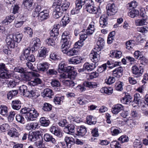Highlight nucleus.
I'll list each match as a JSON object with an SVG mask.
<instances>
[{
	"label": "nucleus",
	"instance_id": "obj_1",
	"mask_svg": "<svg viewBox=\"0 0 148 148\" xmlns=\"http://www.w3.org/2000/svg\"><path fill=\"white\" fill-rule=\"evenodd\" d=\"M102 38L99 37L97 42V46L91 51L89 55L91 61L96 63L100 60V54L101 53Z\"/></svg>",
	"mask_w": 148,
	"mask_h": 148
},
{
	"label": "nucleus",
	"instance_id": "obj_2",
	"mask_svg": "<svg viewBox=\"0 0 148 148\" xmlns=\"http://www.w3.org/2000/svg\"><path fill=\"white\" fill-rule=\"evenodd\" d=\"M70 3L66 2L64 3L59 5L56 3L53 4L52 7L54 9L53 14V17L57 19L61 17L64 11H66L69 8Z\"/></svg>",
	"mask_w": 148,
	"mask_h": 148
},
{
	"label": "nucleus",
	"instance_id": "obj_3",
	"mask_svg": "<svg viewBox=\"0 0 148 148\" xmlns=\"http://www.w3.org/2000/svg\"><path fill=\"white\" fill-rule=\"evenodd\" d=\"M20 112L22 114H25V118L28 121L34 120V118L39 115L38 113L33 108L25 107L21 110Z\"/></svg>",
	"mask_w": 148,
	"mask_h": 148
},
{
	"label": "nucleus",
	"instance_id": "obj_4",
	"mask_svg": "<svg viewBox=\"0 0 148 148\" xmlns=\"http://www.w3.org/2000/svg\"><path fill=\"white\" fill-rule=\"evenodd\" d=\"M70 35L68 31L64 32L62 35L61 42L62 43L61 46V51L63 53H66L67 49L69 48L71 44Z\"/></svg>",
	"mask_w": 148,
	"mask_h": 148
},
{
	"label": "nucleus",
	"instance_id": "obj_5",
	"mask_svg": "<svg viewBox=\"0 0 148 148\" xmlns=\"http://www.w3.org/2000/svg\"><path fill=\"white\" fill-rule=\"evenodd\" d=\"M82 1V0H81ZM82 6L85 5L86 11L90 13L95 14L97 8L94 6V3L91 0H83Z\"/></svg>",
	"mask_w": 148,
	"mask_h": 148
},
{
	"label": "nucleus",
	"instance_id": "obj_6",
	"mask_svg": "<svg viewBox=\"0 0 148 148\" xmlns=\"http://www.w3.org/2000/svg\"><path fill=\"white\" fill-rule=\"evenodd\" d=\"M7 69L5 64L2 63H0V77L4 79H8L11 77V75L7 73Z\"/></svg>",
	"mask_w": 148,
	"mask_h": 148
},
{
	"label": "nucleus",
	"instance_id": "obj_7",
	"mask_svg": "<svg viewBox=\"0 0 148 148\" xmlns=\"http://www.w3.org/2000/svg\"><path fill=\"white\" fill-rule=\"evenodd\" d=\"M40 45V41L39 38H35L32 39L31 43V49L32 52L38 50Z\"/></svg>",
	"mask_w": 148,
	"mask_h": 148
},
{
	"label": "nucleus",
	"instance_id": "obj_8",
	"mask_svg": "<svg viewBox=\"0 0 148 148\" xmlns=\"http://www.w3.org/2000/svg\"><path fill=\"white\" fill-rule=\"evenodd\" d=\"M107 10V14L108 16L113 15L115 14L117 11V8L113 3H108L106 6Z\"/></svg>",
	"mask_w": 148,
	"mask_h": 148
},
{
	"label": "nucleus",
	"instance_id": "obj_9",
	"mask_svg": "<svg viewBox=\"0 0 148 148\" xmlns=\"http://www.w3.org/2000/svg\"><path fill=\"white\" fill-rule=\"evenodd\" d=\"M5 41L8 45L10 48H14L17 46L12 34L8 35L6 37Z\"/></svg>",
	"mask_w": 148,
	"mask_h": 148
},
{
	"label": "nucleus",
	"instance_id": "obj_10",
	"mask_svg": "<svg viewBox=\"0 0 148 148\" xmlns=\"http://www.w3.org/2000/svg\"><path fill=\"white\" fill-rule=\"evenodd\" d=\"M132 72L134 77H138L141 76L143 72V70L136 65L133 66L132 68Z\"/></svg>",
	"mask_w": 148,
	"mask_h": 148
},
{
	"label": "nucleus",
	"instance_id": "obj_11",
	"mask_svg": "<svg viewBox=\"0 0 148 148\" xmlns=\"http://www.w3.org/2000/svg\"><path fill=\"white\" fill-rule=\"evenodd\" d=\"M57 33L53 34V33H50V37L47 39L46 40V43L48 45L54 46L55 45V40L57 38Z\"/></svg>",
	"mask_w": 148,
	"mask_h": 148
},
{
	"label": "nucleus",
	"instance_id": "obj_12",
	"mask_svg": "<svg viewBox=\"0 0 148 148\" xmlns=\"http://www.w3.org/2000/svg\"><path fill=\"white\" fill-rule=\"evenodd\" d=\"M83 0H77L75 1L76 7L73 9L71 11V13L72 14H78L80 10L82 7V4Z\"/></svg>",
	"mask_w": 148,
	"mask_h": 148
},
{
	"label": "nucleus",
	"instance_id": "obj_13",
	"mask_svg": "<svg viewBox=\"0 0 148 148\" xmlns=\"http://www.w3.org/2000/svg\"><path fill=\"white\" fill-rule=\"evenodd\" d=\"M36 16H38V18L41 21L47 19L49 17V12L47 10H43L40 13L36 14Z\"/></svg>",
	"mask_w": 148,
	"mask_h": 148
},
{
	"label": "nucleus",
	"instance_id": "obj_14",
	"mask_svg": "<svg viewBox=\"0 0 148 148\" xmlns=\"http://www.w3.org/2000/svg\"><path fill=\"white\" fill-rule=\"evenodd\" d=\"M44 139L46 142H50L53 145H56L57 143V140L53 138L51 134L46 133L43 136Z\"/></svg>",
	"mask_w": 148,
	"mask_h": 148
},
{
	"label": "nucleus",
	"instance_id": "obj_15",
	"mask_svg": "<svg viewBox=\"0 0 148 148\" xmlns=\"http://www.w3.org/2000/svg\"><path fill=\"white\" fill-rule=\"evenodd\" d=\"M22 75V77L23 79L26 81H29L31 78V75H33L36 77L38 76L39 74L37 73H35L33 72H27L25 71L23 73Z\"/></svg>",
	"mask_w": 148,
	"mask_h": 148
},
{
	"label": "nucleus",
	"instance_id": "obj_16",
	"mask_svg": "<svg viewBox=\"0 0 148 148\" xmlns=\"http://www.w3.org/2000/svg\"><path fill=\"white\" fill-rule=\"evenodd\" d=\"M50 131L55 135L59 137H61L62 136V133L61 130L55 126H52L50 128Z\"/></svg>",
	"mask_w": 148,
	"mask_h": 148
},
{
	"label": "nucleus",
	"instance_id": "obj_17",
	"mask_svg": "<svg viewBox=\"0 0 148 148\" xmlns=\"http://www.w3.org/2000/svg\"><path fill=\"white\" fill-rule=\"evenodd\" d=\"M123 71V69L121 66L117 67L112 71L113 76L117 78H119L122 76Z\"/></svg>",
	"mask_w": 148,
	"mask_h": 148
},
{
	"label": "nucleus",
	"instance_id": "obj_18",
	"mask_svg": "<svg viewBox=\"0 0 148 148\" xmlns=\"http://www.w3.org/2000/svg\"><path fill=\"white\" fill-rule=\"evenodd\" d=\"M124 109V106L121 104L118 103L113 106L112 109V112L113 114H116Z\"/></svg>",
	"mask_w": 148,
	"mask_h": 148
},
{
	"label": "nucleus",
	"instance_id": "obj_19",
	"mask_svg": "<svg viewBox=\"0 0 148 148\" xmlns=\"http://www.w3.org/2000/svg\"><path fill=\"white\" fill-rule=\"evenodd\" d=\"M50 64L47 62L38 64L37 68L38 69L43 72L47 71L50 66Z\"/></svg>",
	"mask_w": 148,
	"mask_h": 148
},
{
	"label": "nucleus",
	"instance_id": "obj_20",
	"mask_svg": "<svg viewBox=\"0 0 148 148\" xmlns=\"http://www.w3.org/2000/svg\"><path fill=\"white\" fill-rule=\"evenodd\" d=\"M120 101L123 104H129L132 101V97L128 93H126L124 97L121 98Z\"/></svg>",
	"mask_w": 148,
	"mask_h": 148
},
{
	"label": "nucleus",
	"instance_id": "obj_21",
	"mask_svg": "<svg viewBox=\"0 0 148 148\" xmlns=\"http://www.w3.org/2000/svg\"><path fill=\"white\" fill-rule=\"evenodd\" d=\"M76 135L83 136L87 132L86 127L84 125H81L77 127Z\"/></svg>",
	"mask_w": 148,
	"mask_h": 148
},
{
	"label": "nucleus",
	"instance_id": "obj_22",
	"mask_svg": "<svg viewBox=\"0 0 148 148\" xmlns=\"http://www.w3.org/2000/svg\"><path fill=\"white\" fill-rule=\"evenodd\" d=\"M64 141L68 148H71L72 146L75 144V139L72 137L66 136L64 138Z\"/></svg>",
	"mask_w": 148,
	"mask_h": 148
},
{
	"label": "nucleus",
	"instance_id": "obj_23",
	"mask_svg": "<svg viewBox=\"0 0 148 148\" xmlns=\"http://www.w3.org/2000/svg\"><path fill=\"white\" fill-rule=\"evenodd\" d=\"M98 3L99 6H98L96 12L95 14H96V17L97 18L100 17V20L99 22L100 25H101L102 24L101 23V18H102V14L101 13V7H102L101 6H100L101 4V0H95Z\"/></svg>",
	"mask_w": 148,
	"mask_h": 148
},
{
	"label": "nucleus",
	"instance_id": "obj_24",
	"mask_svg": "<svg viewBox=\"0 0 148 148\" xmlns=\"http://www.w3.org/2000/svg\"><path fill=\"white\" fill-rule=\"evenodd\" d=\"M42 83V81L40 79L38 78H36L33 80L28 82L27 84L31 87L34 86Z\"/></svg>",
	"mask_w": 148,
	"mask_h": 148
},
{
	"label": "nucleus",
	"instance_id": "obj_25",
	"mask_svg": "<svg viewBox=\"0 0 148 148\" xmlns=\"http://www.w3.org/2000/svg\"><path fill=\"white\" fill-rule=\"evenodd\" d=\"M75 126L73 124L69 125L68 127H66L64 128V132L66 133L72 134L75 132Z\"/></svg>",
	"mask_w": 148,
	"mask_h": 148
},
{
	"label": "nucleus",
	"instance_id": "obj_26",
	"mask_svg": "<svg viewBox=\"0 0 148 148\" xmlns=\"http://www.w3.org/2000/svg\"><path fill=\"white\" fill-rule=\"evenodd\" d=\"M48 51V49L45 47H41L39 51V57L43 58L45 57Z\"/></svg>",
	"mask_w": 148,
	"mask_h": 148
},
{
	"label": "nucleus",
	"instance_id": "obj_27",
	"mask_svg": "<svg viewBox=\"0 0 148 148\" xmlns=\"http://www.w3.org/2000/svg\"><path fill=\"white\" fill-rule=\"evenodd\" d=\"M12 107L14 110H18L21 108V102L18 100H15L12 101Z\"/></svg>",
	"mask_w": 148,
	"mask_h": 148
},
{
	"label": "nucleus",
	"instance_id": "obj_28",
	"mask_svg": "<svg viewBox=\"0 0 148 148\" xmlns=\"http://www.w3.org/2000/svg\"><path fill=\"white\" fill-rule=\"evenodd\" d=\"M71 19L67 15L64 16L60 22V25L63 27H65L71 21Z\"/></svg>",
	"mask_w": 148,
	"mask_h": 148
},
{
	"label": "nucleus",
	"instance_id": "obj_29",
	"mask_svg": "<svg viewBox=\"0 0 148 148\" xmlns=\"http://www.w3.org/2000/svg\"><path fill=\"white\" fill-rule=\"evenodd\" d=\"M81 60L79 57L76 56L69 59V61L70 64H77L81 62Z\"/></svg>",
	"mask_w": 148,
	"mask_h": 148
},
{
	"label": "nucleus",
	"instance_id": "obj_30",
	"mask_svg": "<svg viewBox=\"0 0 148 148\" xmlns=\"http://www.w3.org/2000/svg\"><path fill=\"white\" fill-rule=\"evenodd\" d=\"M8 134L10 136L13 137H17L18 133L17 130L15 128H12L8 131Z\"/></svg>",
	"mask_w": 148,
	"mask_h": 148
},
{
	"label": "nucleus",
	"instance_id": "obj_31",
	"mask_svg": "<svg viewBox=\"0 0 148 148\" xmlns=\"http://www.w3.org/2000/svg\"><path fill=\"white\" fill-rule=\"evenodd\" d=\"M95 67V64L92 63L90 64L88 62L85 63L84 65V68L85 69V70L88 71H91Z\"/></svg>",
	"mask_w": 148,
	"mask_h": 148
},
{
	"label": "nucleus",
	"instance_id": "obj_32",
	"mask_svg": "<svg viewBox=\"0 0 148 148\" xmlns=\"http://www.w3.org/2000/svg\"><path fill=\"white\" fill-rule=\"evenodd\" d=\"M25 96L32 99L36 98L38 96L36 95V92L33 90H28L25 94Z\"/></svg>",
	"mask_w": 148,
	"mask_h": 148
},
{
	"label": "nucleus",
	"instance_id": "obj_33",
	"mask_svg": "<svg viewBox=\"0 0 148 148\" xmlns=\"http://www.w3.org/2000/svg\"><path fill=\"white\" fill-rule=\"evenodd\" d=\"M111 133L113 136H116L121 133V130L118 127H112L110 129Z\"/></svg>",
	"mask_w": 148,
	"mask_h": 148
},
{
	"label": "nucleus",
	"instance_id": "obj_34",
	"mask_svg": "<svg viewBox=\"0 0 148 148\" xmlns=\"http://www.w3.org/2000/svg\"><path fill=\"white\" fill-rule=\"evenodd\" d=\"M111 55L110 56L112 58H119L122 56V53L121 51H112L110 52Z\"/></svg>",
	"mask_w": 148,
	"mask_h": 148
},
{
	"label": "nucleus",
	"instance_id": "obj_35",
	"mask_svg": "<svg viewBox=\"0 0 148 148\" xmlns=\"http://www.w3.org/2000/svg\"><path fill=\"white\" fill-rule=\"evenodd\" d=\"M43 93L46 97L52 98V96L53 95V93L52 90L49 88L45 89L44 90Z\"/></svg>",
	"mask_w": 148,
	"mask_h": 148
},
{
	"label": "nucleus",
	"instance_id": "obj_36",
	"mask_svg": "<svg viewBox=\"0 0 148 148\" xmlns=\"http://www.w3.org/2000/svg\"><path fill=\"white\" fill-rule=\"evenodd\" d=\"M135 41L134 40H130L126 42V48L130 50H131L134 45Z\"/></svg>",
	"mask_w": 148,
	"mask_h": 148
},
{
	"label": "nucleus",
	"instance_id": "obj_37",
	"mask_svg": "<svg viewBox=\"0 0 148 148\" xmlns=\"http://www.w3.org/2000/svg\"><path fill=\"white\" fill-rule=\"evenodd\" d=\"M40 122L42 126L45 127L48 126L50 122L49 120L46 119L44 117H42L40 119Z\"/></svg>",
	"mask_w": 148,
	"mask_h": 148
},
{
	"label": "nucleus",
	"instance_id": "obj_38",
	"mask_svg": "<svg viewBox=\"0 0 148 148\" xmlns=\"http://www.w3.org/2000/svg\"><path fill=\"white\" fill-rule=\"evenodd\" d=\"M147 19L143 18L142 19H138L135 20V23L137 26H142L146 25Z\"/></svg>",
	"mask_w": 148,
	"mask_h": 148
},
{
	"label": "nucleus",
	"instance_id": "obj_39",
	"mask_svg": "<svg viewBox=\"0 0 148 148\" xmlns=\"http://www.w3.org/2000/svg\"><path fill=\"white\" fill-rule=\"evenodd\" d=\"M28 125V127L27 126V128L28 129V127H29V130H35L40 127L39 125L38 124V123L36 122L31 123Z\"/></svg>",
	"mask_w": 148,
	"mask_h": 148
},
{
	"label": "nucleus",
	"instance_id": "obj_40",
	"mask_svg": "<svg viewBox=\"0 0 148 148\" xmlns=\"http://www.w3.org/2000/svg\"><path fill=\"white\" fill-rule=\"evenodd\" d=\"M83 85L84 86L89 88H94L97 86L96 83L93 82H85Z\"/></svg>",
	"mask_w": 148,
	"mask_h": 148
},
{
	"label": "nucleus",
	"instance_id": "obj_41",
	"mask_svg": "<svg viewBox=\"0 0 148 148\" xmlns=\"http://www.w3.org/2000/svg\"><path fill=\"white\" fill-rule=\"evenodd\" d=\"M23 37V35L20 33L16 34L14 35H13V38L14 39L17 45L18 43L21 41Z\"/></svg>",
	"mask_w": 148,
	"mask_h": 148
},
{
	"label": "nucleus",
	"instance_id": "obj_42",
	"mask_svg": "<svg viewBox=\"0 0 148 148\" xmlns=\"http://www.w3.org/2000/svg\"><path fill=\"white\" fill-rule=\"evenodd\" d=\"M18 91L17 90H12L9 91L7 94V98L8 99H11L13 97L16 96Z\"/></svg>",
	"mask_w": 148,
	"mask_h": 148
},
{
	"label": "nucleus",
	"instance_id": "obj_43",
	"mask_svg": "<svg viewBox=\"0 0 148 148\" xmlns=\"http://www.w3.org/2000/svg\"><path fill=\"white\" fill-rule=\"evenodd\" d=\"M52 106L50 104L45 103L43 105L42 109L45 111H49L52 109Z\"/></svg>",
	"mask_w": 148,
	"mask_h": 148
},
{
	"label": "nucleus",
	"instance_id": "obj_44",
	"mask_svg": "<svg viewBox=\"0 0 148 148\" xmlns=\"http://www.w3.org/2000/svg\"><path fill=\"white\" fill-rule=\"evenodd\" d=\"M87 35L85 29H84L80 33V39L84 41L87 38Z\"/></svg>",
	"mask_w": 148,
	"mask_h": 148
},
{
	"label": "nucleus",
	"instance_id": "obj_45",
	"mask_svg": "<svg viewBox=\"0 0 148 148\" xmlns=\"http://www.w3.org/2000/svg\"><path fill=\"white\" fill-rule=\"evenodd\" d=\"M0 113L2 115L6 116L8 113L7 108L5 106H0Z\"/></svg>",
	"mask_w": 148,
	"mask_h": 148
},
{
	"label": "nucleus",
	"instance_id": "obj_46",
	"mask_svg": "<svg viewBox=\"0 0 148 148\" xmlns=\"http://www.w3.org/2000/svg\"><path fill=\"white\" fill-rule=\"evenodd\" d=\"M18 91L20 92L21 95L23 94L25 96V93L28 91H27V87L24 85H23L19 87Z\"/></svg>",
	"mask_w": 148,
	"mask_h": 148
},
{
	"label": "nucleus",
	"instance_id": "obj_47",
	"mask_svg": "<svg viewBox=\"0 0 148 148\" xmlns=\"http://www.w3.org/2000/svg\"><path fill=\"white\" fill-rule=\"evenodd\" d=\"M33 0H24L23 4L26 8L29 9L32 6Z\"/></svg>",
	"mask_w": 148,
	"mask_h": 148
},
{
	"label": "nucleus",
	"instance_id": "obj_48",
	"mask_svg": "<svg viewBox=\"0 0 148 148\" xmlns=\"http://www.w3.org/2000/svg\"><path fill=\"white\" fill-rule=\"evenodd\" d=\"M138 10L135 9H132L128 14V15L132 18H134L138 16L139 14Z\"/></svg>",
	"mask_w": 148,
	"mask_h": 148
},
{
	"label": "nucleus",
	"instance_id": "obj_49",
	"mask_svg": "<svg viewBox=\"0 0 148 148\" xmlns=\"http://www.w3.org/2000/svg\"><path fill=\"white\" fill-rule=\"evenodd\" d=\"M86 120L88 123L90 125L95 124L96 121H94L95 119L94 117L91 115L87 116L86 117Z\"/></svg>",
	"mask_w": 148,
	"mask_h": 148
},
{
	"label": "nucleus",
	"instance_id": "obj_50",
	"mask_svg": "<svg viewBox=\"0 0 148 148\" xmlns=\"http://www.w3.org/2000/svg\"><path fill=\"white\" fill-rule=\"evenodd\" d=\"M95 28L94 25L90 24L86 30V33L88 34L91 35L94 32Z\"/></svg>",
	"mask_w": 148,
	"mask_h": 148
},
{
	"label": "nucleus",
	"instance_id": "obj_51",
	"mask_svg": "<svg viewBox=\"0 0 148 148\" xmlns=\"http://www.w3.org/2000/svg\"><path fill=\"white\" fill-rule=\"evenodd\" d=\"M102 91L103 93L108 95H110L113 92V89L111 87L108 88L106 87L102 88Z\"/></svg>",
	"mask_w": 148,
	"mask_h": 148
},
{
	"label": "nucleus",
	"instance_id": "obj_52",
	"mask_svg": "<svg viewBox=\"0 0 148 148\" xmlns=\"http://www.w3.org/2000/svg\"><path fill=\"white\" fill-rule=\"evenodd\" d=\"M33 136L34 138H35V141L36 140L40 138V136L42 137V135L43 134H42V132L41 131H37L35 132H33Z\"/></svg>",
	"mask_w": 148,
	"mask_h": 148
},
{
	"label": "nucleus",
	"instance_id": "obj_53",
	"mask_svg": "<svg viewBox=\"0 0 148 148\" xmlns=\"http://www.w3.org/2000/svg\"><path fill=\"white\" fill-rule=\"evenodd\" d=\"M10 126L7 123H5L2 124L0 127V130L1 131L4 132L7 131L10 129Z\"/></svg>",
	"mask_w": 148,
	"mask_h": 148
},
{
	"label": "nucleus",
	"instance_id": "obj_54",
	"mask_svg": "<svg viewBox=\"0 0 148 148\" xmlns=\"http://www.w3.org/2000/svg\"><path fill=\"white\" fill-rule=\"evenodd\" d=\"M16 119L17 121L21 123L24 124L25 123L24 118L22 115H17L16 116Z\"/></svg>",
	"mask_w": 148,
	"mask_h": 148
},
{
	"label": "nucleus",
	"instance_id": "obj_55",
	"mask_svg": "<svg viewBox=\"0 0 148 148\" xmlns=\"http://www.w3.org/2000/svg\"><path fill=\"white\" fill-rule=\"evenodd\" d=\"M66 65L64 62H61L59 65L58 71L60 73L64 72L66 68Z\"/></svg>",
	"mask_w": 148,
	"mask_h": 148
},
{
	"label": "nucleus",
	"instance_id": "obj_56",
	"mask_svg": "<svg viewBox=\"0 0 148 148\" xmlns=\"http://www.w3.org/2000/svg\"><path fill=\"white\" fill-rule=\"evenodd\" d=\"M14 18L15 16H13L10 15L6 16L5 19L3 20V23L6 24V23H10L13 21Z\"/></svg>",
	"mask_w": 148,
	"mask_h": 148
},
{
	"label": "nucleus",
	"instance_id": "obj_57",
	"mask_svg": "<svg viewBox=\"0 0 148 148\" xmlns=\"http://www.w3.org/2000/svg\"><path fill=\"white\" fill-rule=\"evenodd\" d=\"M50 57L51 59L55 60H60L61 58L60 56L54 52L50 54Z\"/></svg>",
	"mask_w": 148,
	"mask_h": 148
},
{
	"label": "nucleus",
	"instance_id": "obj_58",
	"mask_svg": "<svg viewBox=\"0 0 148 148\" xmlns=\"http://www.w3.org/2000/svg\"><path fill=\"white\" fill-rule=\"evenodd\" d=\"M68 49H67V51L66 53L69 56H73L77 54V51L75 50L74 48L72 49L69 51H68Z\"/></svg>",
	"mask_w": 148,
	"mask_h": 148
},
{
	"label": "nucleus",
	"instance_id": "obj_59",
	"mask_svg": "<svg viewBox=\"0 0 148 148\" xmlns=\"http://www.w3.org/2000/svg\"><path fill=\"white\" fill-rule=\"evenodd\" d=\"M145 37L144 34H142V35L139 34L136 38V41L138 43L143 42L145 41Z\"/></svg>",
	"mask_w": 148,
	"mask_h": 148
},
{
	"label": "nucleus",
	"instance_id": "obj_60",
	"mask_svg": "<svg viewBox=\"0 0 148 148\" xmlns=\"http://www.w3.org/2000/svg\"><path fill=\"white\" fill-rule=\"evenodd\" d=\"M24 32L25 33H27L29 34V36L32 37L33 34L32 30L31 28L29 27H25L24 28Z\"/></svg>",
	"mask_w": 148,
	"mask_h": 148
},
{
	"label": "nucleus",
	"instance_id": "obj_61",
	"mask_svg": "<svg viewBox=\"0 0 148 148\" xmlns=\"http://www.w3.org/2000/svg\"><path fill=\"white\" fill-rule=\"evenodd\" d=\"M51 84V86L53 87H59L60 86V84L59 81L56 79L52 80Z\"/></svg>",
	"mask_w": 148,
	"mask_h": 148
},
{
	"label": "nucleus",
	"instance_id": "obj_62",
	"mask_svg": "<svg viewBox=\"0 0 148 148\" xmlns=\"http://www.w3.org/2000/svg\"><path fill=\"white\" fill-rule=\"evenodd\" d=\"M60 27V25L58 24L56 25H54V28H53L52 29L50 32V33H53V34H56L57 33V36H58V29Z\"/></svg>",
	"mask_w": 148,
	"mask_h": 148
},
{
	"label": "nucleus",
	"instance_id": "obj_63",
	"mask_svg": "<svg viewBox=\"0 0 148 148\" xmlns=\"http://www.w3.org/2000/svg\"><path fill=\"white\" fill-rule=\"evenodd\" d=\"M25 59L29 62H34L35 61V58L33 54L29 55L27 57L25 58Z\"/></svg>",
	"mask_w": 148,
	"mask_h": 148
},
{
	"label": "nucleus",
	"instance_id": "obj_64",
	"mask_svg": "<svg viewBox=\"0 0 148 148\" xmlns=\"http://www.w3.org/2000/svg\"><path fill=\"white\" fill-rule=\"evenodd\" d=\"M142 146V143L139 141H135L133 143V146L134 148H141Z\"/></svg>",
	"mask_w": 148,
	"mask_h": 148
}]
</instances>
